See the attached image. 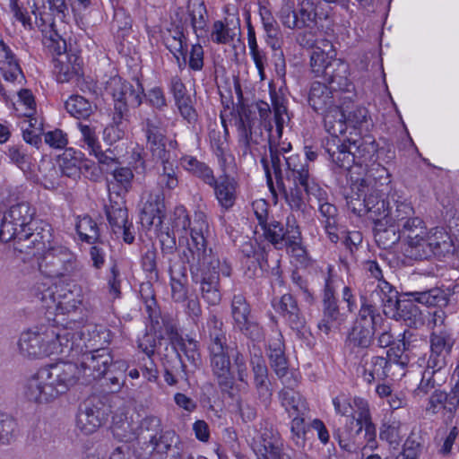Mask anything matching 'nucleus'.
Listing matches in <instances>:
<instances>
[{"label": "nucleus", "mask_w": 459, "mask_h": 459, "mask_svg": "<svg viewBox=\"0 0 459 459\" xmlns=\"http://www.w3.org/2000/svg\"><path fill=\"white\" fill-rule=\"evenodd\" d=\"M112 363L109 350L97 348L83 352L80 366L62 362L42 368L28 380L25 396L37 403H51L80 381L87 385L103 377Z\"/></svg>", "instance_id": "obj_1"}, {"label": "nucleus", "mask_w": 459, "mask_h": 459, "mask_svg": "<svg viewBox=\"0 0 459 459\" xmlns=\"http://www.w3.org/2000/svg\"><path fill=\"white\" fill-rule=\"evenodd\" d=\"M288 181L284 189H277L292 211L304 212L307 205L305 194L312 195L318 204L327 200L326 192L310 177L307 163L300 162L297 157L290 158L288 162Z\"/></svg>", "instance_id": "obj_2"}, {"label": "nucleus", "mask_w": 459, "mask_h": 459, "mask_svg": "<svg viewBox=\"0 0 459 459\" xmlns=\"http://www.w3.org/2000/svg\"><path fill=\"white\" fill-rule=\"evenodd\" d=\"M39 270L46 277L60 281H80L90 283V270L70 248L53 246L39 261Z\"/></svg>", "instance_id": "obj_3"}, {"label": "nucleus", "mask_w": 459, "mask_h": 459, "mask_svg": "<svg viewBox=\"0 0 459 459\" xmlns=\"http://www.w3.org/2000/svg\"><path fill=\"white\" fill-rule=\"evenodd\" d=\"M183 262L189 265L192 281L200 286L203 299L210 306L219 305L221 300L220 275L229 277L231 274L230 266L226 263L221 264L215 255L204 259L191 256V259Z\"/></svg>", "instance_id": "obj_4"}, {"label": "nucleus", "mask_w": 459, "mask_h": 459, "mask_svg": "<svg viewBox=\"0 0 459 459\" xmlns=\"http://www.w3.org/2000/svg\"><path fill=\"white\" fill-rule=\"evenodd\" d=\"M341 91H349V87L339 89L335 84L314 82L309 90L308 103L316 112L324 117L325 128L330 134L344 133V117L340 102Z\"/></svg>", "instance_id": "obj_5"}, {"label": "nucleus", "mask_w": 459, "mask_h": 459, "mask_svg": "<svg viewBox=\"0 0 459 459\" xmlns=\"http://www.w3.org/2000/svg\"><path fill=\"white\" fill-rule=\"evenodd\" d=\"M322 45L324 48L316 46L310 54L311 74L328 84H335L339 89H346L351 85L348 64L335 58L333 45L329 41L324 40Z\"/></svg>", "instance_id": "obj_6"}, {"label": "nucleus", "mask_w": 459, "mask_h": 459, "mask_svg": "<svg viewBox=\"0 0 459 459\" xmlns=\"http://www.w3.org/2000/svg\"><path fill=\"white\" fill-rule=\"evenodd\" d=\"M105 92L113 99V112L117 120L129 117V109L140 107L145 96L143 87L139 82L134 85L120 76L110 77L106 82Z\"/></svg>", "instance_id": "obj_7"}, {"label": "nucleus", "mask_w": 459, "mask_h": 459, "mask_svg": "<svg viewBox=\"0 0 459 459\" xmlns=\"http://www.w3.org/2000/svg\"><path fill=\"white\" fill-rule=\"evenodd\" d=\"M239 143L243 147V154L251 152L253 145H262L274 141H280L281 136L277 135V130L272 122L262 123L251 116V111L243 109L239 114L238 122Z\"/></svg>", "instance_id": "obj_8"}, {"label": "nucleus", "mask_w": 459, "mask_h": 459, "mask_svg": "<svg viewBox=\"0 0 459 459\" xmlns=\"http://www.w3.org/2000/svg\"><path fill=\"white\" fill-rule=\"evenodd\" d=\"M279 392V399L281 406L284 408L290 417V438L299 447L304 446L306 443L307 427L305 418L308 413V407L306 400L293 387L295 385H287Z\"/></svg>", "instance_id": "obj_9"}, {"label": "nucleus", "mask_w": 459, "mask_h": 459, "mask_svg": "<svg viewBox=\"0 0 459 459\" xmlns=\"http://www.w3.org/2000/svg\"><path fill=\"white\" fill-rule=\"evenodd\" d=\"M230 309L235 331L252 341H260L263 338V328L253 319L251 307L243 294L233 296Z\"/></svg>", "instance_id": "obj_10"}, {"label": "nucleus", "mask_w": 459, "mask_h": 459, "mask_svg": "<svg viewBox=\"0 0 459 459\" xmlns=\"http://www.w3.org/2000/svg\"><path fill=\"white\" fill-rule=\"evenodd\" d=\"M188 230L190 232L191 240L187 243L186 248L182 253V261L189 260L191 256L204 259L207 256L214 255L212 249L206 247L209 223L207 221V216L204 212L197 211L194 213Z\"/></svg>", "instance_id": "obj_11"}, {"label": "nucleus", "mask_w": 459, "mask_h": 459, "mask_svg": "<svg viewBox=\"0 0 459 459\" xmlns=\"http://www.w3.org/2000/svg\"><path fill=\"white\" fill-rule=\"evenodd\" d=\"M263 230L265 238L277 249L297 247L301 240V232L294 217L287 218L286 227L278 221L271 220Z\"/></svg>", "instance_id": "obj_12"}, {"label": "nucleus", "mask_w": 459, "mask_h": 459, "mask_svg": "<svg viewBox=\"0 0 459 459\" xmlns=\"http://www.w3.org/2000/svg\"><path fill=\"white\" fill-rule=\"evenodd\" d=\"M141 129L146 140V145L153 159H166L167 128L161 117L153 114L141 122Z\"/></svg>", "instance_id": "obj_13"}, {"label": "nucleus", "mask_w": 459, "mask_h": 459, "mask_svg": "<svg viewBox=\"0 0 459 459\" xmlns=\"http://www.w3.org/2000/svg\"><path fill=\"white\" fill-rule=\"evenodd\" d=\"M331 272L332 269L329 268L327 276L325 278L322 297V318L317 324L319 330L326 334L333 328L337 327L342 320L337 299L334 296L333 278Z\"/></svg>", "instance_id": "obj_14"}, {"label": "nucleus", "mask_w": 459, "mask_h": 459, "mask_svg": "<svg viewBox=\"0 0 459 459\" xmlns=\"http://www.w3.org/2000/svg\"><path fill=\"white\" fill-rule=\"evenodd\" d=\"M55 333L47 328L44 332L27 331L21 334L18 346L20 352L29 358H40L52 355L55 344H52Z\"/></svg>", "instance_id": "obj_15"}, {"label": "nucleus", "mask_w": 459, "mask_h": 459, "mask_svg": "<svg viewBox=\"0 0 459 459\" xmlns=\"http://www.w3.org/2000/svg\"><path fill=\"white\" fill-rule=\"evenodd\" d=\"M455 340L447 328L433 329L429 334V354L427 363L434 368H446Z\"/></svg>", "instance_id": "obj_16"}, {"label": "nucleus", "mask_w": 459, "mask_h": 459, "mask_svg": "<svg viewBox=\"0 0 459 459\" xmlns=\"http://www.w3.org/2000/svg\"><path fill=\"white\" fill-rule=\"evenodd\" d=\"M50 230L48 223L35 221L33 227L20 230V235L13 243L14 249L28 255H34V249L37 251L43 250L51 240Z\"/></svg>", "instance_id": "obj_17"}, {"label": "nucleus", "mask_w": 459, "mask_h": 459, "mask_svg": "<svg viewBox=\"0 0 459 459\" xmlns=\"http://www.w3.org/2000/svg\"><path fill=\"white\" fill-rule=\"evenodd\" d=\"M249 362L252 368L253 382L259 400L267 405L272 398L273 390L268 377V368L261 349L255 344L248 346Z\"/></svg>", "instance_id": "obj_18"}, {"label": "nucleus", "mask_w": 459, "mask_h": 459, "mask_svg": "<svg viewBox=\"0 0 459 459\" xmlns=\"http://www.w3.org/2000/svg\"><path fill=\"white\" fill-rule=\"evenodd\" d=\"M267 357L271 368L283 385H297L298 378L296 374L289 370L288 360L284 352V343L281 333H276L275 336L269 340Z\"/></svg>", "instance_id": "obj_19"}, {"label": "nucleus", "mask_w": 459, "mask_h": 459, "mask_svg": "<svg viewBox=\"0 0 459 459\" xmlns=\"http://www.w3.org/2000/svg\"><path fill=\"white\" fill-rule=\"evenodd\" d=\"M208 353L210 367L219 387L222 392L229 393L235 384L229 349L211 350Z\"/></svg>", "instance_id": "obj_20"}, {"label": "nucleus", "mask_w": 459, "mask_h": 459, "mask_svg": "<svg viewBox=\"0 0 459 459\" xmlns=\"http://www.w3.org/2000/svg\"><path fill=\"white\" fill-rule=\"evenodd\" d=\"M291 144L290 143H282L274 141L269 144V152L271 158L272 169L273 170L277 189H284V183L288 181V162L290 158L297 157L300 162H304L302 158L298 154L285 156L290 152Z\"/></svg>", "instance_id": "obj_21"}, {"label": "nucleus", "mask_w": 459, "mask_h": 459, "mask_svg": "<svg viewBox=\"0 0 459 459\" xmlns=\"http://www.w3.org/2000/svg\"><path fill=\"white\" fill-rule=\"evenodd\" d=\"M339 135L331 134V137L325 140L324 149L333 164L340 169H350L355 164L351 141H342Z\"/></svg>", "instance_id": "obj_22"}, {"label": "nucleus", "mask_w": 459, "mask_h": 459, "mask_svg": "<svg viewBox=\"0 0 459 459\" xmlns=\"http://www.w3.org/2000/svg\"><path fill=\"white\" fill-rule=\"evenodd\" d=\"M100 399L88 400L77 416V427L86 435L95 432L107 420L108 410L100 408Z\"/></svg>", "instance_id": "obj_23"}, {"label": "nucleus", "mask_w": 459, "mask_h": 459, "mask_svg": "<svg viewBox=\"0 0 459 459\" xmlns=\"http://www.w3.org/2000/svg\"><path fill=\"white\" fill-rule=\"evenodd\" d=\"M446 237L441 234L440 237L436 235L429 236L424 238L418 246L408 250V257L414 260L429 259L432 255L442 256L446 253L449 252L450 244L446 239Z\"/></svg>", "instance_id": "obj_24"}, {"label": "nucleus", "mask_w": 459, "mask_h": 459, "mask_svg": "<svg viewBox=\"0 0 459 459\" xmlns=\"http://www.w3.org/2000/svg\"><path fill=\"white\" fill-rule=\"evenodd\" d=\"M53 73L59 83L78 80L82 74V68L78 56L74 54H63L55 57Z\"/></svg>", "instance_id": "obj_25"}, {"label": "nucleus", "mask_w": 459, "mask_h": 459, "mask_svg": "<svg viewBox=\"0 0 459 459\" xmlns=\"http://www.w3.org/2000/svg\"><path fill=\"white\" fill-rule=\"evenodd\" d=\"M149 443L152 447V451L157 454H168L169 451L173 450V458L181 459L184 444L175 430L162 429L159 435L150 437Z\"/></svg>", "instance_id": "obj_26"}, {"label": "nucleus", "mask_w": 459, "mask_h": 459, "mask_svg": "<svg viewBox=\"0 0 459 459\" xmlns=\"http://www.w3.org/2000/svg\"><path fill=\"white\" fill-rule=\"evenodd\" d=\"M426 412L431 415L441 413L442 416L451 420L457 408L455 400L451 396L450 393L442 390H435L428 399Z\"/></svg>", "instance_id": "obj_27"}, {"label": "nucleus", "mask_w": 459, "mask_h": 459, "mask_svg": "<svg viewBox=\"0 0 459 459\" xmlns=\"http://www.w3.org/2000/svg\"><path fill=\"white\" fill-rule=\"evenodd\" d=\"M0 71L7 82L22 83L24 80L18 59L3 41H0Z\"/></svg>", "instance_id": "obj_28"}, {"label": "nucleus", "mask_w": 459, "mask_h": 459, "mask_svg": "<svg viewBox=\"0 0 459 459\" xmlns=\"http://www.w3.org/2000/svg\"><path fill=\"white\" fill-rule=\"evenodd\" d=\"M209 186L213 188L214 195L222 209L227 211L235 204L238 184L234 178L229 176L220 177Z\"/></svg>", "instance_id": "obj_29"}, {"label": "nucleus", "mask_w": 459, "mask_h": 459, "mask_svg": "<svg viewBox=\"0 0 459 459\" xmlns=\"http://www.w3.org/2000/svg\"><path fill=\"white\" fill-rule=\"evenodd\" d=\"M368 421H372L371 417H368ZM366 426H368V420L364 421L360 416L354 417L351 414L347 419L343 431L338 430L336 434L340 446L346 451H351L357 442V437Z\"/></svg>", "instance_id": "obj_30"}, {"label": "nucleus", "mask_w": 459, "mask_h": 459, "mask_svg": "<svg viewBox=\"0 0 459 459\" xmlns=\"http://www.w3.org/2000/svg\"><path fill=\"white\" fill-rule=\"evenodd\" d=\"M399 230L403 240L406 243V247L404 248L406 256H408V250L410 248L414 246H418V244L427 237V227L425 222L417 215L402 224L399 227Z\"/></svg>", "instance_id": "obj_31"}, {"label": "nucleus", "mask_w": 459, "mask_h": 459, "mask_svg": "<svg viewBox=\"0 0 459 459\" xmlns=\"http://www.w3.org/2000/svg\"><path fill=\"white\" fill-rule=\"evenodd\" d=\"M87 349L105 348L110 342L109 331L101 325L87 324L76 333Z\"/></svg>", "instance_id": "obj_32"}, {"label": "nucleus", "mask_w": 459, "mask_h": 459, "mask_svg": "<svg viewBox=\"0 0 459 459\" xmlns=\"http://www.w3.org/2000/svg\"><path fill=\"white\" fill-rule=\"evenodd\" d=\"M355 164L359 166L374 163L377 158V144L372 136H366L351 141Z\"/></svg>", "instance_id": "obj_33"}, {"label": "nucleus", "mask_w": 459, "mask_h": 459, "mask_svg": "<svg viewBox=\"0 0 459 459\" xmlns=\"http://www.w3.org/2000/svg\"><path fill=\"white\" fill-rule=\"evenodd\" d=\"M276 310L279 311L293 330H300L305 325L296 299L290 294H284L279 300Z\"/></svg>", "instance_id": "obj_34"}, {"label": "nucleus", "mask_w": 459, "mask_h": 459, "mask_svg": "<svg viewBox=\"0 0 459 459\" xmlns=\"http://www.w3.org/2000/svg\"><path fill=\"white\" fill-rule=\"evenodd\" d=\"M391 361L383 356H373L363 365L362 377L368 384L383 381L389 377Z\"/></svg>", "instance_id": "obj_35"}, {"label": "nucleus", "mask_w": 459, "mask_h": 459, "mask_svg": "<svg viewBox=\"0 0 459 459\" xmlns=\"http://www.w3.org/2000/svg\"><path fill=\"white\" fill-rule=\"evenodd\" d=\"M227 135L228 128L224 120H222V128L215 126L209 132L212 152L218 158L221 166H225L230 158V155L228 153Z\"/></svg>", "instance_id": "obj_36"}, {"label": "nucleus", "mask_w": 459, "mask_h": 459, "mask_svg": "<svg viewBox=\"0 0 459 459\" xmlns=\"http://www.w3.org/2000/svg\"><path fill=\"white\" fill-rule=\"evenodd\" d=\"M164 199L161 195L151 194L142 210V220L149 225L160 226L164 217Z\"/></svg>", "instance_id": "obj_37"}, {"label": "nucleus", "mask_w": 459, "mask_h": 459, "mask_svg": "<svg viewBox=\"0 0 459 459\" xmlns=\"http://www.w3.org/2000/svg\"><path fill=\"white\" fill-rule=\"evenodd\" d=\"M208 344L207 350L230 349L224 324L216 315H211L207 320Z\"/></svg>", "instance_id": "obj_38"}, {"label": "nucleus", "mask_w": 459, "mask_h": 459, "mask_svg": "<svg viewBox=\"0 0 459 459\" xmlns=\"http://www.w3.org/2000/svg\"><path fill=\"white\" fill-rule=\"evenodd\" d=\"M190 25L199 38L206 31L208 13L206 6L202 0H189L186 6Z\"/></svg>", "instance_id": "obj_39"}, {"label": "nucleus", "mask_w": 459, "mask_h": 459, "mask_svg": "<svg viewBox=\"0 0 459 459\" xmlns=\"http://www.w3.org/2000/svg\"><path fill=\"white\" fill-rule=\"evenodd\" d=\"M375 238L378 246L384 249L393 247L403 239L399 227L383 220L375 225Z\"/></svg>", "instance_id": "obj_40"}, {"label": "nucleus", "mask_w": 459, "mask_h": 459, "mask_svg": "<svg viewBox=\"0 0 459 459\" xmlns=\"http://www.w3.org/2000/svg\"><path fill=\"white\" fill-rule=\"evenodd\" d=\"M376 325L354 324L350 331L347 342L350 346L368 349L374 342Z\"/></svg>", "instance_id": "obj_41"}, {"label": "nucleus", "mask_w": 459, "mask_h": 459, "mask_svg": "<svg viewBox=\"0 0 459 459\" xmlns=\"http://www.w3.org/2000/svg\"><path fill=\"white\" fill-rule=\"evenodd\" d=\"M9 220L17 224L20 230L33 227L35 221H32L35 215V209L29 203H19L10 207L4 213Z\"/></svg>", "instance_id": "obj_42"}, {"label": "nucleus", "mask_w": 459, "mask_h": 459, "mask_svg": "<svg viewBox=\"0 0 459 459\" xmlns=\"http://www.w3.org/2000/svg\"><path fill=\"white\" fill-rule=\"evenodd\" d=\"M447 377V369L434 368L429 363H427L426 368L423 371L422 377L417 391L427 394L430 390L436 386L442 385Z\"/></svg>", "instance_id": "obj_43"}, {"label": "nucleus", "mask_w": 459, "mask_h": 459, "mask_svg": "<svg viewBox=\"0 0 459 459\" xmlns=\"http://www.w3.org/2000/svg\"><path fill=\"white\" fill-rule=\"evenodd\" d=\"M181 166L193 176L200 178L204 183H214V177L212 169L204 162L198 160L193 156H184L180 160Z\"/></svg>", "instance_id": "obj_44"}, {"label": "nucleus", "mask_w": 459, "mask_h": 459, "mask_svg": "<svg viewBox=\"0 0 459 459\" xmlns=\"http://www.w3.org/2000/svg\"><path fill=\"white\" fill-rule=\"evenodd\" d=\"M282 442L277 431L264 428L260 433L258 451L262 456L281 455Z\"/></svg>", "instance_id": "obj_45"}, {"label": "nucleus", "mask_w": 459, "mask_h": 459, "mask_svg": "<svg viewBox=\"0 0 459 459\" xmlns=\"http://www.w3.org/2000/svg\"><path fill=\"white\" fill-rule=\"evenodd\" d=\"M385 221L394 223L395 226L400 227L402 224L411 220L416 215V212L411 203L403 200L392 199V208L389 209V213H386Z\"/></svg>", "instance_id": "obj_46"}, {"label": "nucleus", "mask_w": 459, "mask_h": 459, "mask_svg": "<svg viewBox=\"0 0 459 459\" xmlns=\"http://www.w3.org/2000/svg\"><path fill=\"white\" fill-rule=\"evenodd\" d=\"M407 295L411 297L416 302L426 305L427 307H442L448 304L446 293L439 288H433L422 291H411L407 293Z\"/></svg>", "instance_id": "obj_47"}, {"label": "nucleus", "mask_w": 459, "mask_h": 459, "mask_svg": "<svg viewBox=\"0 0 459 459\" xmlns=\"http://www.w3.org/2000/svg\"><path fill=\"white\" fill-rule=\"evenodd\" d=\"M43 39L42 42L44 47L56 57L63 54H69L65 39L54 28V24L50 23L48 30L41 29Z\"/></svg>", "instance_id": "obj_48"}, {"label": "nucleus", "mask_w": 459, "mask_h": 459, "mask_svg": "<svg viewBox=\"0 0 459 459\" xmlns=\"http://www.w3.org/2000/svg\"><path fill=\"white\" fill-rule=\"evenodd\" d=\"M414 301L413 299L402 300L399 310L397 311V316L393 319L403 320L409 326L416 327L418 325L422 324L421 311Z\"/></svg>", "instance_id": "obj_49"}, {"label": "nucleus", "mask_w": 459, "mask_h": 459, "mask_svg": "<svg viewBox=\"0 0 459 459\" xmlns=\"http://www.w3.org/2000/svg\"><path fill=\"white\" fill-rule=\"evenodd\" d=\"M76 231L82 241L88 244H97L100 240V229L93 219L88 215L79 218Z\"/></svg>", "instance_id": "obj_50"}, {"label": "nucleus", "mask_w": 459, "mask_h": 459, "mask_svg": "<svg viewBox=\"0 0 459 459\" xmlns=\"http://www.w3.org/2000/svg\"><path fill=\"white\" fill-rule=\"evenodd\" d=\"M82 152L73 149L66 150L59 158V167L62 174L68 178H74L80 174Z\"/></svg>", "instance_id": "obj_51"}, {"label": "nucleus", "mask_w": 459, "mask_h": 459, "mask_svg": "<svg viewBox=\"0 0 459 459\" xmlns=\"http://www.w3.org/2000/svg\"><path fill=\"white\" fill-rule=\"evenodd\" d=\"M65 109L67 112L80 119V118H87L89 117L92 112L93 108L91 103L86 100L84 97L80 95H73L71 96L65 103Z\"/></svg>", "instance_id": "obj_52"}, {"label": "nucleus", "mask_w": 459, "mask_h": 459, "mask_svg": "<svg viewBox=\"0 0 459 459\" xmlns=\"http://www.w3.org/2000/svg\"><path fill=\"white\" fill-rule=\"evenodd\" d=\"M171 343L176 351H182L192 363H196L200 359L198 351V342L188 336L176 335L172 338ZM178 351H177L178 353Z\"/></svg>", "instance_id": "obj_53"}, {"label": "nucleus", "mask_w": 459, "mask_h": 459, "mask_svg": "<svg viewBox=\"0 0 459 459\" xmlns=\"http://www.w3.org/2000/svg\"><path fill=\"white\" fill-rule=\"evenodd\" d=\"M48 331H53L55 338L51 342L55 344V351L52 354H65L74 349V338L76 333H71L67 329H58L55 327H49Z\"/></svg>", "instance_id": "obj_54"}, {"label": "nucleus", "mask_w": 459, "mask_h": 459, "mask_svg": "<svg viewBox=\"0 0 459 459\" xmlns=\"http://www.w3.org/2000/svg\"><path fill=\"white\" fill-rule=\"evenodd\" d=\"M19 429L15 419L8 414L0 413V443L10 444L18 436Z\"/></svg>", "instance_id": "obj_55"}, {"label": "nucleus", "mask_w": 459, "mask_h": 459, "mask_svg": "<svg viewBox=\"0 0 459 459\" xmlns=\"http://www.w3.org/2000/svg\"><path fill=\"white\" fill-rule=\"evenodd\" d=\"M162 164V172L160 175V184L164 187L173 190L178 186V179L176 172V168L170 162V152H167L166 159H156Z\"/></svg>", "instance_id": "obj_56"}, {"label": "nucleus", "mask_w": 459, "mask_h": 459, "mask_svg": "<svg viewBox=\"0 0 459 459\" xmlns=\"http://www.w3.org/2000/svg\"><path fill=\"white\" fill-rule=\"evenodd\" d=\"M402 423L397 420L383 422L380 427L379 437L391 446H398L401 441Z\"/></svg>", "instance_id": "obj_57"}, {"label": "nucleus", "mask_w": 459, "mask_h": 459, "mask_svg": "<svg viewBox=\"0 0 459 459\" xmlns=\"http://www.w3.org/2000/svg\"><path fill=\"white\" fill-rule=\"evenodd\" d=\"M272 103L274 113L275 129L277 130L276 136H281L283 126L290 119L287 113V107L284 103V100L276 94L272 95Z\"/></svg>", "instance_id": "obj_58"}, {"label": "nucleus", "mask_w": 459, "mask_h": 459, "mask_svg": "<svg viewBox=\"0 0 459 459\" xmlns=\"http://www.w3.org/2000/svg\"><path fill=\"white\" fill-rule=\"evenodd\" d=\"M342 114L344 117V132L346 131L347 126L356 128L367 123L368 117L367 108L360 106L353 107L348 113L342 108Z\"/></svg>", "instance_id": "obj_59"}, {"label": "nucleus", "mask_w": 459, "mask_h": 459, "mask_svg": "<svg viewBox=\"0 0 459 459\" xmlns=\"http://www.w3.org/2000/svg\"><path fill=\"white\" fill-rule=\"evenodd\" d=\"M262 24L267 45L273 50L280 49L282 44V36L277 21L274 19Z\"/></svg>", "instance_id": "obj_60"}, {"label": "nucleus", "mask_w": 459, "mask_h": 459, "mask_svg": "<svg viewBox=\"0 0 459 459\" xmlns=\"http://www.w3.org/2000/svg\"><path fill=\"white\" fill-rule=\"evenodd\" d=\"M127 120L128 117H122L120 120L115 119V112H113L112 123L104 130V139L112 144L113 143L124 138L126 134L125 122Z\"/></svg>", "instance_id": "obj_61"}, {"label": "nucleus", "mask_w": 459, "mask_h": 459, "mask_svg": "<svg viewBox=\"0 0 459 459\" xmlns=\"http://www.w3.org/2000/svg\"><path fill=\"white\" fill-rule=\"evenodd\" d=\"M108 221L114 233L128 223L127 210L122 206H111L106 211Z\"/></svg>", "instance_id": "obj_62"}, {"label": "nucleus", "mask_w": 459, "mask_h": 459, "mask_svg": "<svg viewBox=\"0 0 459 459\" xmlns=\"http://www.w3.org/2000/svg\"><path fill=\"white\" fill-rule=\"evenodd\" d=\"M361 307L359 311L358 317L354 324L360 325H377V316L376 315V310L373 303L370 302V299L368 300L365 297L361 296Z\"/></svg>", "instance_id": "obj_63"}, {"label": "nucleus", "mask_w": 459, "mask_h": 459, "mask_svg": "<svg viewBox=\"0 0 459 459\" xmlns=\"http://www.w3.org/2000/svg\"><path fill=\"white\" fill-rule=\"evenodd\" d=\"M423 448L422 438L411 433L403 444L401 456L403 458L418 459Z\"/></svg>", "instance_id": "obj_64"}]
</instances>
